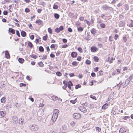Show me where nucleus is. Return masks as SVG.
Masks as SVG:
<instances>
[{
    "label": "nucleus",
    "instance_id": "f257e3e1",
    "mask_svg": "<svg viewBox=\"0 0 133 133\" xmlns=\"http://www.w3.org/2000/svg\"><path fill=\"white\" fill-rule=\"evenodd\" d=\"M30 129L32 131H36L38 129V126L36 125L33 124L32 125H30Z\"/></svg>",
    "mask_w": 133,
    "mask_h": 133
},
{
    "label": "nucleus",
    "instance_id": "f03ea898",
    "mask_svg": "<svg viewBox=\"0 0 133 133\" xmlns=\"http://www.w3.org/2000/svg\"><path fill=\"white\" fill-rule=\"evenodd\" d=\"M102 8L103 10H107L108 9L112 10L113 9L112 8L109 6L107 4L103 5L102 6Z\"/></svg>",
    "mask_w": 133,
    "mask_h": 133
},
{
    "label": "nucleus",
    "instance_id": "7ed1b4c3",
    "mask_svg": "<svg viewBox=\"0 0 133 133\" xmlns=\"http://www.w3.org/2000/svg\"><path fill=\"white\" fill-rule=\"evenodd\" d=\"M73 117L76 119H79L81 117V115L79 113H75L73 115Z\"/></svg>",
    "mask_w": 133,
    "mask_h": 133
},
{
    "label": "nucleus",
    "instance_id": "20e7f679",
    "mask_svg": "<svg viewBox=\"0 0 133 133\" xmlns=\"http://www.w3.org/2000/svg\"><path fill=\"white\" fill-rule=\"evenodd\" d=\"M133 78V75L132 74L125 81V83L127 85H128L130 83V80L132 79Z\"/></svg>",
    "mask_w": 133,
    "mask_h": 133
},
{
    "label": "nucleus",
    "instance_id": "39448f33",
    "mask_svg": "<svg viewBox=\"0 0 133 133\" xmlns=\"http://www.w3.org/2000/svg\"><path fill=\"white\" fill-rule=\"evenodd\" d=\"M12 120H13V122L14 124H17L18 122V119L16 116H14L12 117Z\"/></svg>",
    "mask_w": 133,
    "mask_h": 133
},
{
    "label": "nucleus",
    "instance_id": "423d86ee",
    "mask_svg": "<svg viewBox=\"0 0 133 133\" xmlns=\"http://www.w3.org/2000/svg\"><path fill=\"white\" fill-rule=\"evenodd\" d=\"M79 110L83 112H87V109L84 106H81L79 108Z\"/></svg>",
    "mask_w": 133,
    "mask_h": 133
},
{
    "label": "nucleus",
    "instance_id": "0eeeda50",
    "mask_svg": "<svg viewBox=\"0 0 133 133\" xmlns=\"http://www.w3.org/2000/svg\"><path fill=\"white\" fill-rule=\"evenodd\" d=\"M6 114V113L5 111H0V117H4Z\"/></svg>",
    "mask_w": 133,
    "mask_h": 133
},
{
    "label": "nucleus",
    "instance_id": "6e6552de",
    "mask_svg": "<svg viewBox=\"0 0 133 133\" xmlns=\"http://www.w3.org/2000/svg\"><path fill=\"white\" fill-rule=\"evenodd\" d=\"M98 49L95 46H92L90 49L91 52H96Z\"/></svg>",
    "mask_w": 133,
    "mask_h": 133
},
{
    "label": "nucleus",
    "instance_id": "1a4fd4ad",
    "mask_svg": "<svg viewBox=\"0 0 133 133\" xmlns=\"http://www.w3.org/2000/svg\"><path fill=\"white\" fill-rule=\"evenodd\" d=\"M90 32H87V36L86 38V39L87 40H90L92 39L91 36L89 34Z\"/></svg>",
    "mask_w": 133,
    "mask_h": 133
},
{
    "label": "nucleus",
    "instance_id": "9d476101",
    "mask_svg": "<svg viewBox=\"0 0 133 133\" xmlns=\"http://www.w3.org/2000/svg\"><path fill=\"white\" fill-rule=\"evenodd\" d=\"M43 112L42 110H39L37 112V115L39 116H41L43 115Z\"/></svg>",
    "mask_w": 133,
    "mask_h": 133
},
{
    "label": "nucleus",
    "instance_id": "9b49d317",
    "mask_svg": "<svg viewBox=\"0 0 133 133\" xmlns=\"http://www.w3.org/2000/svg\"><path fill=\"white\" fill-rule=\"evenodd\" d=\"M71 55L72 58H75L77 55V54L76 52H71Z\"/></svg>",
    "mask_w": 133,
    "mask_h": 133
},
{
    "label": "nucleus",
    "instance_id": "f8f14e48",
    "mask_svg": "<svg viewBox=\"0 0 133 133\" xmlns=\"http://www.w3.org/2000/svg\"><path fill=\"white\" fill-rule=\"evenodd\" d=\"M5 57L6 58H10V54L7 50L5 51Z\"/></svg>",
    "mask_w": 133,
    "mask_h": 133
},
{
    "label": "nucleus",
    "instance_id": "ddd939ff",
    "mask_svg": "<svg viewBox=\"0 0 133 133\" xmlns=\"http://www.w3.org/2000/svg\"><path fill=\"white\" fill-rule=\"evenodd\" d=\"M8 31L13 34H15V30L12 28H9Z\"/></svg>",
    "mask_w": 133,
    "mask_h": 133
},
{
    "label": "nucleus",
    "instance_id": "4468645a",
    "mask_svg": "<svg viewBox=\"0 0 133 133\" xmlns=\"http://www.w3.org/2000/svg\"><path fill=\"white\" fill-rule=\"evenodd\" d=\"M108 107V104L106 103L104 104L102 107V109H106Z\"/></svg>",
    "mask_w": 133,
    "mask_h": 133
},
{
    "label": "nucleus",
    "instance_id": "2eb2a0df",
    "mask_svg": "<svg viewBox=\"0 0 133 133\" xmlns=\"http://www.w3.org/2000/svg\"><path fill=\"white\" fill-rule=\"evenodd\" d=\"M59 111L57 109H55L54 112V113L53 115L57 116L58 114V113L59 112Z\"/></svg>",
    "mask_w": 133,
    "mask_h": 133
},
{
    "label": "nucleus",
    "instance_id": "dca6fc26",
    "mask_svg": "<svg viewBox=\"0 0 133 133\" xmlns=\"http://www.w3.org/2000/svg\"><path fill=\"white\" fill-rule=\"evenodd\" d=\"M21 35L23 37H25L26 35V34L25 31L22 30L21 32Z\"/></svg>",
    "mask_w": 133,
    "mask_h": 133
},
{
    "label": "nucleus",
    "instance_id": "f3484780",
    "mask_svg": "<svg viewBox=\"0 0 133 133\" xmlns=\"http://www.w3.org/2000/svg\"><path fill=\"white\" fill-rule=\"evenodd\" d=\"M36 23L38 24L39 25H41L43 24V21L40 19L36 21Z\"/></svg>",
    "mask_w": 133,
    "mask_h": 133
},
{
    "label": "nucleus",
    "instance_id": "a211bd4d",
    "mask_svg": "<svg viewBox=\"0 0 133 133\" xmlns=\"http://www.w3.org/2000/svg\"><path fill=\"white\" fill-rule=\"evenodd\" d=\"M57 118V116L53 115L51 119L53 122H55L56 121Z\"/></svg>",
    "mask_w": 133,
    "mask_h": 133
},
{
    "label": "nucleus",
    "instance_id": "6ab92c4d",
    "mask_svg": "<svg viewBox=\"0 0 133 133\" xmlns=\"http://www.w3.org/2000/svg\"><path fill=\"white\" fill-rule=\"evenodd\" d=\"M52 100L53 101H55L56 100L58 99V97L57 96L53 95L51 97Z\"/></svg>",
    "mask_w": 133,
    "mask_h": 133
},
{
    "label": "nucleus",
    "instance_id": "aec40b11",
    "mask_svg": "<svg viewBox=\"0 0 133 133\" xmlns=\"http://www.w3.org/2000/svg\"><path fill=\"white\" fill-rule=\"evenodd\" d=\"M90 32L92 34L94 35L96 32V30L94 28L90 30Z\"/></svg>",
    "mask_w": 133,
    "mask_h": 133
},
{
    "label": "nucleus",
    "instance_id": "412c9836",
    "mask_svg": "<svg viewBox=\"0 0 133 133\" xmlns=\"http://www.w3.org/2000/svg\"><path fill=\"white\" fill-rule=\"evenodd\" d=\"M127 25L129 26V27H133V21L131 20L130 24H127Z\"/></svg>",
    "mask_w": 133,
    "mask_h": 133
},
{
    "label": "nucleus",
    "instance_id": "4be33fe9",
    "mask_svg": "<svg viewBox=\"0 0 133 133\" xmlns=\"http://www.w3.org/2000/svg\"><path fill=\"white\" fill-rule=\"evenodd\" d=\"M77 28L78 31L79 32H82L83 30V28L81 26H78Z\"/></svg>",
    "mask_w": 133,
    "mask_h": 133
},
{
    "label": "nucleus",
    "instance_id": "5701e85b",
    "mask_svg": "<svg viewBox=\"0 0 133 133\" xmlns=\"http://www.w3.org/2000/svg\"><path fill=\"white\" fill-rule=\"evenodd\" d=\"M18 61L19 63H22L24 62V60L23 58H19L18 59Z\"/></svg>",
    "mask_w": 133,
    "mask_h": 133
},
{
    "label": "nucleus",
    "instance_id": "b1692460",
    "mask_svg": "<svg viewBox=\"0 0 133 133\" xmlns=\"http://www.w3.org/2000/svg\"><path fill=\"white\" fill-rule=\"evenodd\" d=\"M6 98L4 97H2L1 99V102L2 103H4L6 102Z\"/></svg>",
    "mask_w": 133,
    "mask_h": 133
},
{
    "label": "nucleus",
    "instance_id": "393cba45",
    "mask_svg": "<svg viewBox=\"0 0 133 133\" xmlns=\"http://www.w3.org/2000/svg\"><path fill=\"white\" fill-rule=\"evenodd\" d=\"M124 8L125 10H128L129 9V6L128 4H125L124 5Z\"/></svg>",
    "mask_w": 133,
    "mask_h": 133
},
{
    "label": "nucleus",
    "instance_id": "a878e982",
    "mask_svg": "<svg viewBox=\"0 0 133 133\" xmlns=\"http://www.w3.org/2000/svg\"><path fill=\"white\" fill-rule=\"evenodd\" d=\"M54 16L55 18L58 19L59 18L60 16L59 14L57 13H55L54 14Z\"/></svg>",
    "mask_w": 133,
    "mask_h": 133
},
{
    "label": "nucleus",
    "instance_id": "bb28decb",
    "mask_svg": "<svg viewBox=\"0 0 133 133\" xmlns=\"http://www.w3.org/2000/svg\"><path fill=\"white\" fill-rule=\"evenodd\" d=\"M39 51L41 52H43L44 51V49L43 47L42 46H40L39 47Z\"/></svg>",
    "mask_w": 133,
    "mask_h": 133
},
{
    "label": "nucleus",
    "instance_id": "cd10ccee",
    "mask_svg": "<svg viewBox=\"0 0 133 133\" xmlns=\"http://www.w3.org/2000/svg\"><path fill=\"white\" fill-rule=\"evenodd\" d=\"M62 128L64 130H66L68 129V127L67 125L65 124L63 125Z\"/></svg>",
    "mask_w": 133,
    "mask_h": 133
},
{
    "label": "nucleus",
    "instance_id": "c85d7f7f",
    "mask_svg": "<svg viewBox=\"0 0 133 133\" xmlns=\"http://www.w3.org/2000/svg\"><path fill=\"white\" fill-rule=\"evenodd\" d=\"M103 74V72L102 70L99 71L97 73V76L102 75Z\"/></svg>",
    "mask_w": 133,
    "mask_h": 133
},
{
    "label": "nucleus",
    "instance_id": "c756f323",
    "mask_svg": "<svg viewBox=\"0 0 133 133\" xmlns=\"http://www.w3.org/2000/svg\"><path fill=\"white\" fill-rule=\"evenodd\" d=\"M120 22L119 26H123L124 25L125 22L124 21H120Z\"/></svg>",
    "mask_w": 133,
    "mask_h": 133
},
{
    "label": "nucleus",
    "instance_id": "7c9ffc66",
    "mask_svg": "<svg viewBox=\"0 0 133 133\" xmlns=\"http://www.w3.org/2000/svg\"><path fill=\"white\" fill-rule=\"evenodd\" d=\"M38 64L39 66L41 67H43L44 66V64L41 61L38 63Z\"/></svg>",
    "mask_w": 133,
    "mask_h": 133
},
{
    "label": "nucleus",
    "instance_id": "2f4dec72",
    "mask_svg": "<svg viewBox=\"0 0 133 133\" xmlns=\"http://www.w3.org/2000/svg\"><path fill=\"white\" fill-rule=\"evenodd\" d=\"M24 119L22 118L19 119V123L21 124H23V123Z\"/></svg>",
    "mask_w": 133,
    "mask_h": 133
},
{
    "label": "nucleus",
    "instance_id": "473e14b6",
    "mask_svg": "<svg viewBox=\"0 0 133 133\" xmlns=\"http://www.w3.org/2000/svg\"><path fill=\"white\" fill-rule=\"evenodd\" d=\"M48 38V36L47 34H46L45 36L43 37V39L44 41H46L47 40Z\"/></svg>",
    "mask_w": 133,
    "mask_h": 133
},
{
    "label": "nucleus",
    "instance_id": "72a5a7b5",
    "mask_svg": "<svg viewBox=\"0 0 133 133\" xmlns=\"http://www.w3.org/2000/svg\"><path fill=\"white\" fill-rule=\"evenodd\" d=\"M94 61L95 62H98L99 60L98 58L96 56H94Z\"/></svg>",
    "mask_w": 133,
    "mask_h": 133
},
{
    "label": "nucleus",
    "instance_id": "f704fd0d",
    "mask_svg": "<svg viewBox=\"0 0 133 133\" xmlns=\"http://www.w3.org/2000/svg\"><path fill=\"white\" fill-rule=\"evenodd\" d=\"M39 57H42V58H40V59H46L47 58V55H44L43 57V58L42 57V56H39Z\"/></svg>",
    "mask_w": 133,
    "mask_h": 133
},
{
    "label": "nucleus",
    "instance_id": "c9c22d12",
    "mask_svg": "<svg viewBox=\"0 0 133 133\" xmlns=\"http://www.w3.org/2000/svg\"><path fill=\"white\" fill-rule=\"evenodd\" d=\"M30 57L34 59H36L37 58V56L36 55H34L33 54H31L30 55Z\"/></svg>",
    "mask_w": 133,
    "mask_h": 133
},
{
    "label": "nucleus",
    "instance_id": "e433bc0d",
    "mask_svg": "<svg viewBox=\"0 0 133 133\" xmlns=\"http://www.w3.org/2000/svg\"><path fill=\"white\" fill-rule=\"evenodd\" d=\"M28 45L31 48H32L33 46V45L31 42H29L28 44Z\"/></svg>",
    "mask_w": 133,
    "mask_h": 133
},
{
    "label": "nucleus",
    "instance_id": "4c0bfd02",
    "mask_svg": "<svg viewBox=\"0 0 133 133\" xmlns=\"http://www.w3.org/2000/svg\"><path fill=\"white\" fill-rule=\"evenodd\" d=\"M58 8V6L55 4H54L53 8L54 9H57Z\"/></svg>",
    "mask_w": 133,
    "mask_h": 133
},
{
    "label": "nucleus",
    "instance_id": "58836bf2",
    "mask_svg": "<svg viewBox=\"0 0 133 133\" xmlns=\"http://www.w3.org/2000/svg\"><path fill=\"white\" fill-rule=\"evenodd\" d=\"M91 61L88 59H87L85 62L86 64L88 65H90L91 64Z\"/></svg>",
    "mask_w": 133,
    "mask_h": 133
},
{
    "label": "nucleus",
    "instance_id": "ea45409f",
    "mask_svg": "<svg viewBox=\"0 0 133 133\" xmlns=\"http://www.w3.org/2000/svg\"><path fill=\"white\" fill-rule=\"evenodd\" d=\"M101 27L102 28H104L105 27V25L103 23H101L100 25Z\"/></svg>",
    "mask_w": 133,
    "mask_h": 133
},
{
    "label": "nucleus",
    "instance_id": "a19ab883",
    "mask_svg": "<svg viewBox=\"0 0 133 133\" xmlns=\"http://www.w3.org/2000/svg\"><path fill=\"white\" fill-rule=\"evenodd\" d=\"M72 65L74 66H76L78 64L76 62L74 61L72 62Z\"/></svg>",
    "mask_w": 133,
    "mask_h": 133
},
{
    "label": "nucleus",
    "instance_id": "79ce46f5",
    "mask_svg": "<svg viewBox=\"0 0 133 133\" xmlns=\"http://www.w3.org/2000/svg\"><path fill=\"white\" fill-rule=\"evenodd\" d=\"M81 87V85L80 84H78L76 86L75 88L76 89H77Z\"/></svg>",
    "mask_w": 133,
    "mask_h": 133
},
{
    "label": "nucleus",
    "instance_id": "37998d69",
    "mask_svg": "<svg viewBox=\"0 0 133 133\" xmlns=\"http://www.w3.org/2000/svg\"><path fill=\"white\" fill-rule=\"evenodd\" d=\"M26 85L25 84H24L22 83H21L19 84V86L21 87H22L23 86L25 87Z\"/></svg>",
    "mask_w": 133,
    "mask_h": 133
},
{
    "label": "nucleus",
    "instance_id": "c03bdc74",
    "mask_svg": "<svg viewBox=\"0 0 133 133\" xmlns=\"http://www.w3.org/2000/svg\"><path fill=\"white\" fill-rule=\"evenodd\" d=\"M56 75L58 76H61L62 75V74L61 73L59 72V71H57L56 72Z\"/></svg>",
    "mask_w": 133,
    "mask_h": 133
},
{
    "label": "nucleus",
    "instance_id": "a18cd8bd",
    "mask_svg": "<svg viewBox=\"0 0 133 133\" xmlns=\"http://www.w3.org/2000/svg\"><path fill=\"white\" fill-rule=\"evenodd\" d=\"M48 31L50 33L52 34V29L50 28H49L48 29Z\"/></svg>",
    "mask_w": 133,
    "mask_h": 133
},
{
    "label": "nucleus",
    "instance_id": "49530a36",
    "mask_svg": "<svg viewBox=\"0 0 133 133\" xmlns=\"http://www.w3.org/2000/svg\"><path fill=\"white\" fill-rule=\"evenodd\" d=\"M55 31L57 33H59L60 31L59 30V28H57L55 29Z\"/></svg>",
    "mask_w": 133,
    "mask_h": 133
},
{
    "label": "nucleus",
    "instance_id": "de8ad7c7",
    "mask_svg": "<svg viewBox=\"0 0 133 133\" xmlns=\"http://www.w3.org/2000/svg\"><path fill=\"white\" fill-rule=\"evenodd\" d=\"M77 100V98L75 99V100H70V102L71 103H72L73 104H74L76 103V101Z\"/></svg>",
    "mask_w": 133,
    "mask_h": 133
},
{
    "label": "nucleus",
    "instance_id": "09e8293b",
    "mask_svg": "<svg viewBox=\"0 0 133 133\" xmlns=\"http://www.w3.org/2000/svg\"><path fill=\"white\" fill-rule=\"evenodd\" d=\"M90 97L91 98H92L93 99H95V100L96 99V97L95 96H93L92 95H90Z\"/></svg>",
    "mask_w": 133,
    "mask_h": 133
},
{
    "label": "nucleus",
    "instance_id": "8fccbe9b",
    "mask_svg": "<svg viewBox=\"0 0 133 133\" xmlns=\"http://www.w3.org/2000/svg\"><path fill=\"white\" fill-rule=\"evenodd\" d=\"M96 130L98 132H100L101 130V129L100 128L97 127H96Z\"/></svg>",
    "mask_w": 133,
    "mask_h": 133
},
{
    "label": "nucleus",
    "instance_id": "3c124183",
    "mask_svg": "<svg viewBox=\"0 0 133 133\" xmlns=\"http://www.w3.org/2000/svg\"><path fill=\"white\" fill-rule=\"evenodd\" d=\"M25 11L26 12L28 13L30 11V10L28 8H26L25 9Z\"/></svg>",
    "mask_w": 133,
    "mask_h": 133
},
{
    "label": "nucleus",
    "instance_id": "603ef678",
    "mask_svg": "<svg viewBox=\"0 0 133 133\" xmlns=\"http://www.w3.org/2000/svg\"><path fill=\"white\" fill-rule=\"evenodd\" d=\"M77 50L79 51L80 53H82V50L81 48L79 47L77 49Z\"/></svg>",
    "mask_w": 133,
    "mask_h": 133
},
{
    "label": "nucleus",
    "instance_id": "864d4df0",
    "mask_svg": "<svg viewBox=\"0 0 133 133\" xmlns=\"http://www.w3.org/2000/svg\"><path fill=\"white\" fill-rule=\"evenodd\" d=\"M70 124L71 125L72 127L74 126L75 125V123L73 121L71 122Z\"/></svg>",
    "mask_w": 133,
    "mask_h": 133
},
{
    "label": "nucleus",
    "instance_id": "5fc2aeb1",
    "mask_svg": "<svg viewBox=\"0 0 133 133\" xmlns=\"http://www.w3.org/2000/svg\"><path fill=\"white\" fill-rule=\"evenodd\" d=\"M59 30L60 31H62L63 30H64V27H63V26H60L59 27Z\"/></svg>",
    "mask_w": 133,
    "mask_h": 133
},
{
    "label": "nucleus",
    "instance_id": "6e6d98bb",
    "mask_svg": "<svg viewBox=\"0 0 133 133\" xmlns=\"http://www.w3.org/2000/svg\"><path fill=\"white\" fill-rule=\"evenodd\" d=\"M16 34L18 37H20V36L19 32L18 30H17L16 31Z\"/></svg>",
    "mask_w": 133,
    "mask_h": 133
},
{
    "label": "nucleus",
    "instance_id": "4d7b16f0",
    "mask_svg": "<svg viewBox=\"0 0 133 133\" xmlns=\"http://www.w3.org/2000/svg\"><path fill=\"white\" fill-rule=\"evenodd\" d=\"M80 24V23L79 21H77L76 23V25L77 27L78 26H79V25Z\"/></svg>",
    "mask_w": 133,
    "mask_h": 133
},
{
    "label": "nucleus",
    "instance_id": "13d9d810",
    "mask_svg": "<svg viewBox=\"0 0 133 133\" xmlns=\"http://www.w3.org/2000/svg\"><path fill=\"white\" fill-rule=\"evenodd\" d=\"M99 68L98 67H96L95 68H94V70L95 72H97L98 69Z\"/></svg>",
    "mask_w": 133,
    "mask_h": 133
},
{
    "label": "nucleus",
    "instance_id": "bf43d9fd",
    "mask_svg": "<svg viewBox=\"0 0 133 133\" xmlns=\"http://www.w3.org/2000/svg\"><path fill=\"white\" fill-rule=\"evenodd\" d=\"M68 84H69L70 85H71V86L73 85V84L71 81H69L68 83Z\"/></svg>",
    "mask_w": 133,
    "mask_h": 133
},
{
    "label": "nucleus",
    "instance_id": "052dcab7",
    "mask_svg": "<svg viewBox=\"0 0 133 133\" xmlns=\"http://www.w3.org/2000/svg\"><path fill=\"white\" fill-rule=\"evenodd\" d=\"M8 14V12L7 11L5 10L4 11V12H3V14L4 15H7Z\"/></svg>",
    "mask_w": 133,
    "mask_h": 133
},
{
    "label": "nucleus",
    "instance_id": "680f3d73",
    "mask_svg": "<svg viewBox=\"0 0 133 133\" xmlns=\"http://www.w3.org/2000/svg\"><path fill=\"white\" fill-rule=\"evenodd\" d=\"M62 41L64 43H66L67 42V40L65 38H63L62 39Z\"/></svg>",
    "mask_w": 133,
    "mask_h": 133
},
{
    "label": "nucleus",
    "instance_id": "e2e57ef3",
    "mask_svg": "<svg viewBox=\"0 0 133 133\" xmlns=\"http://www.w3.org/2000/svg\"><path fill=\"white\" fill-rule=\"evenodd\" d=\"M68 31L69 32H72V29L70 28V27H69L68 28Z\"/></svg>",
    "mask_w": 133,
    "mask_h": 133
},
{
    "label": "nucleus",
    "instance_id": "0e129e2a",
    "mask_svg": "<svg viewBox=\"0 0 133 133\" xmlns=\"http://www.w3.org/2000/svg\"><path fill=\"white\" fill-rule=\"evenodd\" d=\"M50 48L51 49H55V45L54 44H52L50 46Z\"/></svg>",
    "mask_w": 133,
    "mask_h": 133
},
{
    "label": "nucleus",
    "instance_id": "69168bd1",
    "mask_svg": "<svg viewBox=\"0 0 133 133\" xmlns=\"http://www.w3.org/2000/svg\"><path fill=\"white\" fill-rule=\"evenodd\" d=\"M118 37V36L117 34L115 35L114 38L115 40H117Z\"/></svg>",
    "mask_w": 133,
    "mask_h": 133
},
{
    "label": "nucleus",
    "instance_id": "338daca9",
    "mask_svg": "<svg viewBox=\"0 0 133 133\" xmlns=\"http://www.w3.org/2000/svg\"><path fill=\"white\" fill-rule=\"evenodd\" d=\"M81 58L82 57L81 56H78V57L77 58V59L79 61H80Z\"/></svg>",
    "mask_w": 133,
    "mask_h": 133
},
{
    "label": "nucleus",
    "instance_id": "774afa93",
    "mask_svg": "<svg viewBox=\"0 0 133 133\" xmlns=\"http://www.w3.org/2000/svg\"><path fill=\"white\" fill-rule=\"evenodd\" d=\"M30 37L31 39L33 40L34 39V35H31V36H30Z\"/></svg>",
    "mask_w": 133,
    "mask_h": 133
}]
</instances>
